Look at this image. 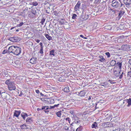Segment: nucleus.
<instances>
[{"mask_svg":"<svg viewBox=\"0 0 131 131\" xmlns=\"http://www.w3.org/2000/svg\"><path fill=\"white\" fill-rule=\"evenodd\" d=\"M12 80V79L10 78L6 80L5 82L8 86V90L10 91L15 90L16 89L15 84Z\"/></svg>","mask_w":131,"mask_h":131,"instance_id":"obj_1","label":"nucleus"},{"mask_svg":"<svg viewBox=\"0 0 131 131\" xmlns=\"http://www.w3.org/2000/svg\"><path fill=\"white\" fill-rule=\"evenodd\" d=\"M11 53L16 56L19 55L21 52V48L17 46H10Z\"/></svg>","mask_w":131,"mask_h":131,"instance_id":"obj_2","label":"nucleus"},{"mask_svg":"<svg viewBox=\"0 0 131 131\" xmlns=\"http://www.w3.org/2000/svg\"><path fill=\"white\" fill-rule=\"evenodd\" d=\"M122 49L124 51H130L131 50V46L129 45H123L121 47Z\"/></svg>","mask_w":131,"mask_h":131,"instance_id":"obj_3","label":"nucleus"},{"mask_svg":"<svg viewBox=\"0 0 131 131\" xmlns=\"http://www.w3.org/2000/svg\"><path fill=\"white\" fill-rule=\"evenodd\" d=\"M8 40L13 42H19L21 40V38L18 37L17 36H15L10 37L8 38Z\"/></svg>","mask_w":131,"mask_h":131,"instance_id":"obj_4","label":"nucleus"},{"mask_svg":"<svg viewBox=\"0 0 131 131\" xmlns=\"http://www.w3.org/2000/svg\"><path fill=\"white\" fill-rule=\"evenodd\" d=\"M85 90H83L80 91V92H75L74 94H76L81 97H83L85 96Z\"/></svg>","mask_w":131,"mask_h":131,"instance_id":"obj_5","label":"nucleus"},{"mask_svg":"<svg viewBox=\"0 0 131 131\" xmlns=\"http://www.w3.org/2000/svg\"><path fill=\"white\" fill-rule=\"evenodd\" d=\"M49 107L48 106H42L41 107V109L43 110L45 113L48 114L49 112L48 110L49 109Z\"/></svg>","mask_w":131,"mask_h":131,"instance_id":"obj_6","label":"nucleus"},{"mask_svg":"<svg viewBox=\"0 0 131 131\" xmlns=\"http://www.w3.org/2000/svg\"><path fill=\"white\" fill-rule=\"evenodd\" d=\"M112 6L114 8H117L120 6V4L117 1H115L112 4Z\"/></svg>","mask_w":131,"mask_h":131,"instance_id":"obj_7","label":"nucleus"},{"mask_svg":"<svg viewBox=\"0 0 131 131\" xmlns=\"http://www.w3.org/2000/svg\"><path fill=\"white\" fill-rule=\"evenodd\" d=\"M81 17L83 20H86L88 18L89 15L86 14L85 12V13L83 12L82 14L81 15Z\"/></svg>","mask_w":131,"mask_h":131,"instance_id":"obj_8","label":"nucleus"},{"mask_svg":"<svg viewBox=\"0 0 131 131\" xmlns=\"http://www.w3.org/2000/svg\"><path fill=\"white\" fill-rule=\"evenodd\" d=\"M32 9L31 10V11L33 15V17H35V16L36 14V10H37V8L35 7L34 6H32Z\"/></svg>","mask_w":131,"mask_h":131,"instance_id":"obj_9","label":"nucleus"},{"mask_svg":"<svg viewBox=\"0 0 131 131\" xmlns=\"http://www.w3.org/2000/svg\"><path fill=\"white\" fill-rule=\"evenodd\" d=\"M9 72L6 70H2V73L3 75L6 77H7L8 76H10V74L8 73Z\"/></svg>","mask_w":131,"mask_h":131,"instance_id":"obj_10","label":"nucleus"},{"mask_svg":"<svg viewBox=\"0 0 131 131\" xmlns=\"http://www.w3.org/2000/svg\"><path fill=\"white\" fill-rule=\"evenodd\" d=\"M11 47L10 46L9 47L8 49V50H4L2 53L3 54H5V53H7L10 54V53H11Z\"/></svg>","mask_w":131,"mask_h":131,"instance_id":"obj_11","label":"nucleus"},{"mask_svg":"<svg viewBox=\"0 0 131 131\" xmlns=\"http://www.w3.org/2000/svg\"><path fill=\"white\" fill-rule=\"evenodd\" d=\"M37 58L35 57H33L30 60V62L32 64L36 63L37 61Z\"/></svg>","mask_w":131,"mask_h":131,"instance_id":"obj_12","label":"nucleus"},{"mask_svg":"<svg viewBox=\"0 0 131 131\" xmlns=\"http://www.w3.org/2000/svg\"><path fill=\"white\" fill-rule=\"evenodd\" d=\"M81 3L80 1H79L77 4L75 5L74 8V10L75 11H77Z\"/></svg>","mask_w":131,"mask_h":131,"instance_id":"obj_13","label":"nucleus"},{"mask_svg":"<svg viewBox=\"0 0 131 131\" xmlns=\"http://www.w3.org/2000/svg\"><path fill=\"white\" fill-rule=\"evenodd\" d=\"M47 102H46V103L48 104H50L51 103H54V99H52L47 98Z\"/></svg>","mask_w":131,"mask_h":131,"instance_id":"obj_14","label":"nucleus"},{"mask_svg":"<svg viewBox=\"0 0 131 131\" xmlns=\"http://www.w3.org/2000/svg\"><path fill=\"white\" fill-rule=\"evenodd\" d=\"M20 115L22 117V118L23 119L24 121L25 120L26 117H27L28 116L27 113H24L23 112L21 113Z\"/></svg>","mask_w":131,"mask_h":131,"instance_id":"obj_15","label":"nucleus"},{"mask_svg":"<svg viewBox=\"0 0 131 131\" xmlns=\"http://www.w3.org/2000/svg\"><path fill=\"white\" fill-rule=\"evenodd\" d=\"M21 111H20L15 110L14 112V116H16L17 117H18Z\"/></svg>","mask_w":131,"mask_h":131,"instance_id":"obj_16","label":"nucleus"},{"mask_svg":"<svg viewBox=\"0 0 131 131\" xmlns=\"http://www.w3.org/2000/svg\"><path fill=\"white\" fill-rule=\"evenodd\" d=\"M123 2L125 4L128 6L131 4V0H123Z\"/></svg>","mask_w":131,"mask_h":131,"instance_id":"obj_17","label":"nucleus"},{"mask_svg":"<svg viewBox=\"0 0 131 131\" xmlns=\"http://www.w3.org/2000/svg\"><path fill=\"white\" fill-rule=\"evenodd\" d=\"M33 120L31 117H28L26 120V122L28 124H30L32 122Z\"/></svg>","mask_w":131,"mask_h":131,"instance_id":"obj_18","label":"nucleus"},{"mask_svg":"<svg viewBox=\"0 0 131 131\" xmlns=\"http://www.w3.org/2000/svg\"><path fill=\"white\" fill-rule=\"evenodd\" d=\"M125 101H126L128 103V104L127 106V107H129L131 105V99L130 98H129V99H126L125 100Z\"/></svg>","mask_w":131,"mask_h":131,"instance_id":"obj_19","label":"nucleus"},{"mask_svg":"<svg viewBox=\"0 0 131 131\" xmlns=\"http://www.w3.org/2000/svg\"><path fill=\"white\" fill-rule=\"evenodd\" d=\"M65 78V77L64 76L60 77L59 78V81L62 82H65L66 80Z\"/></svg>","mask_w":131,"mask_h":131,"instance_id":"obj_20","label":"nucleus"},{"mask_svg":"<svg viewBox=\"0 0 131 131\" xmlns=\"http://www.w3.org/2000/svg\"><path fill=\"white\" fill-rule=\"evenodd\" d=\"M98 123H97L96 122H94L92 125L91 127L92 128H94L96 129L98 128L97 126V124Z\"/></svg>","mask_w":131,"mask_h":131,"instance_id":"obj_21","label":"nucleus"},{"mask_svg":"<svg viewBox=\"0 0 131 131\" xmlns=\"http://www.w3.org/2000/svg\"><path fill=\"white\" fill-rule=\"evenodd\" d=\"M80 122L79 118L77 117L76 118H75L74 122L77 125H79L80 123Z\"/></svg>","mask_w":131,"mask_h":131,"instance_id":"obj_22","label":"nucleus"},{"mask_svg":"<svg viewBox=\"0 0 131 131\" xmlns=\"http://www.w3.org/2000/svg\"><path fill=\"white\" fill-rule=\"evenodd\" d=\"M99 57L100 58V59L99 60L100 61L103 62H105V60L102 56H99Z\"/></svg>","mask_w":131,"mask_h":131,"instance_id":"obj_23","label":"nucleus"},{"mask_svg":"<svg viewBox=\"0 0 131 131\" xmlns=\"http://www.w3.org/2000/svg\"><path fill=\"white\" fill-rule=\"evenodd\" d=\"M125 13L124 11L120 10L118 15V17L120 18Z\"/></svg>","mask_w":131,"mask_h":131,"instance_id":"obj_24","label":"nucleus"},{"mask_svg":"<svg viewBox=\"0 0 131 131\" xmlns=\"http://www.w3.org/2000/svg\"><path fill=\"white\" fill-rule=\"evenodd\" d=\"M1 95L2 98L5 99L6 98L7 94L5 92H3L1 93Z\"/></svg>","mask_w":131,"mask_h":131,"instance_id":"obj_25","label":"nucleus"},{"mask_svg":"<svg viewBox=\"0 0 131 131\" xmlns=\"http://www.w3.org/2000/svg\"><path fill=\"white\" fill-rule=\"evenodd\" d=\"M55 51L54 49H52L50 51H49V54L51 56H54L55 54Z\"/></svg>","mask_w":131,"mask_h":131,"instance_id":"obj_26","label":"nucleus"},{"mask_svg":"<svg viewBox=\"0 0 131 131\" xmlns=\"http://www.w3.org/2000/svg\"><path fill=\"white\" fill-rule=\"evenodd\" d=\"M116 61L114 60H112L110 62V64L111 66H113L116 64Z\"/></svg>","mask_w":131,"mask_h":131,"instance_id":"obj_27","label":"nucleus"},{"mask_svg":"<svg viewBox=\"0 0 131 131\" xmlns=\"http://www.w3.org/2000/svg\"><path fill=\"white\" fill-rule=\"evenodd\" d=\"M64 92H70V90L69 87L68 86H67L64 88Z\"/></svg>","mask_w":131,"mask_h":131,"instance_id":"obj_28","label":"nucleus"},{"mask_svg":"<svg viewBox=\"0 0 131 131\" xmlns=\"http://www.w3.org/2000/svg\"><path fill=\"white\" fill-rule=\"evenodd\" d=\"M26 124H24L23 125L20 126V128L21 129L23 130L27 128L26 127Z\"/></svg>","mask_w":131,"mask_h":131,"instance_id":"obj_29","label":"nucleus"},{"mask_svg":"<svg viewBox=\"0 0 131 131\" xmlns=\"http://www.w3.org/2000/svg\"><path fill=\"white\" fill-rule=\"evenodd\" d=\"M45 36L47 39L49 40H50L52 39L51 37L49 36L48 34H45Z\"/></svg>","mask_w":131,"mask_h":131,"instance_id":"obj_30","label":"nucleus"},{"mask_svg":"<svg viewBox=\"0 0 131 131\" xmlns=\"http://www.w3.org/2000/svg\"><path fill=\"white\" fill-rule=\"evenodd\" d=\"M15 64H16V65L17 66H20V62L18 60H16L14 62Z\"/></svg>","mask_w":131,"mask_h":131,"instance_id":"obj_31","label":"nucleus"},{"mask_svg":"<svg viewBox=\"0 0 131 131\" xmlns=\"http://www.w3.org/2000/svg\"><path fill=\"white\" fill-rule=\"evenodd\" d=\"M82 129L83 126H80L76 129V131H81Z\"/></svg>","mask_w":131,"mask_h":131,"instance_id":"obj_32","label":"nucleus"},{"mask_svg":"<svg viewBox=\"0 0 131 131\" xmlns=\"http://www.w3.org/2000/svg\"><path fill=\"white\" fill-rule=\"evenodd\" d=\"M56 114L58 117H60L61 115V111H60L57 112L56 113Z\"/></svg>","mask_w":131,"mask_h":131,"instance_id":"obj_33","label":"nucleus"},{"mask_svg":"<svg viewBox=\"0 0 131 131\" xmlns=\"http://www.w3.org/2000/svg\"><path fill=\"white\" fill-rule=\"evenodd\" d=\"M116 64L118 66L119 69H120L122 68V62H118Z\"/></svg>","mask_w":131,"mask_h":131,"instance_id":"obj_34","label":"nucleus"},{"mask_svg":"<svg viewBox=\"0 0 131 131\" xmlns=\"http://www.w3.org/2000/svg\"><path fill=\"white\" fill-rule=\"evenodd\" d=\"M63 131H69V127L67 126H65L64 127Z\"/></svg>","mask_w":131,"mask_h":131,"instance_id":"obj_35","label":"nucleus"},{"mask_svg":"<svg viewBox=\"0 0 131 131\" xmlns=\"http://www.w3.org/2000/svg\"><path fill=\"white\" fill-rule=\"evenodd\" d=\"M124 74V75L125 76H126V75L125 74V73H124L123 72H122V73L119 76V79H121L123 77V75Z\"/></svg>","mask_w":131,"mask_h":131,"instance_id":"obj_36","label":"nucleus"},{"mask_svg":"<svg viewBox=\"0 0 131 131\" xmlns=\"http://www.w3.org/2000/svg\"><path fill=\"white\" fill-rule=\"evenodd\" d=\"M101 0H94V4H97L98 3H100L101 2Z\"/></svg>","mask_w":131,"mask_h":131,"instance_id":"obj_37","label":"nucleus"},{"mask_svg":"<svg viewBox=\"0 0 131 131\" xmlns=\"http://www.w3.org/2000/svg\"><path fill=\"white\" fill-rule=\"evenodd\" d=\"M45 18H43L41 19V21L40 23L41 24V25H43L45 20Z\"/></svg>","mask_w":131,"mask_h":131,"instance_id":"obj_38","label":"nucleus"},{"mask_svg":"<svg viewBox=\"0 0 131 131\" xmlns=\"http://www.w3.org/2000/svg\"><path fill=\"white\" fill-rule=\"evenodd\" d=\"M4 0H0V7L2 6L3 5H4V3L5 2H3Z\"/></svg>","mask_w":131,"mask_h":131,"instance_id":"obj_39","label":"nucleus"},{"mask_svg":"<svg viewBox=\"0 0 131 131\" xmlns=\"http://www.w3.org/2000/svg\"><path fill=\"white\" fill-rule=\"evenodd\" d=\"M117 72V71L116 70H114V72L115 76L117 77H119V74L118 73H115V72Z\"/></svg>","mask_w":131,"mask_h":131,"instance_id":"obj_40","label":"nucleus"},{"mask_svg":"<svg viewBox=\"0 0 131 131\" xmlns=\"http://www.w3.org/2000/svg\"><path fill=\"white\" fill-rule=\"evenodd\" d=\"M47 98H42L41 99V100L43 102L46 103Z\"/></svg>","mask_w":131,"mask_h":131,"instance_id":"obj_41","label":"nucleus"},{"mask_svg":"<svg viewBox=\"0 0 131 131\" xmlns=\"http://www.w3.org/2000/svg\"><path fill=\"white\" fill-rule=\"evenodd\" d=\"M127 77H131V71H130L128 72L127 73Z\"/></svg>","mask_w":131,"mask_h":131,"instance_id":"obj_42","label":"nucleus"},{"mask_svg":"<svg viewBox=\"0 0 131 131\" xmlns=\"http://www.w3.org/2000/svg\"><path fill=\"white\" fill-rule=\"evenodd\" d=\"M77 16L76 14H73L72 17V18L73 19H75Z\"/></svg>","mask_w":131,"mask_h":131,"instance_id":"obj_43","label":"nucleus"},{"mask_svg":"<svg viewBox=\"0 0 131 131\" xmlns=\"http://www.w3.org/2000/svg\"><path fill=\"white\" fill-rule=\"evenodd\" d=\"M105 54L107 56V58H109L110 57V54L109 52H106Z\"/></svg>","mask_w":131,"mask_h":131,"instance_id":"obj_44","label":"nucleus"},{"mask_svg":"<svg viewBox=\"0 0 131 131\" xmlns=\"http://www.w3.org/2000/svg\"><path fill=\"white\" fill-rule=\"evenodd\" d=\"M66 121H68L69 124H70V122L71 121V119L69 117H68L66 119Z\"/></svg>","mask_w":131,"mask_h":131,"instance_id":"obj_45","label":"nucleus"},{"mask_svg":"<svg viewBox=\"0 0 131 131\" xmlns=\"http://www.w3.org/2000/svg\"><path fill=\"white\" fill-rule=\"evenodd\" d=\"M81 8L83 10L85 9L86 8V5L84 4H82V6Z\"/></svg>","mask_w":131,"mask_h":131,"instance_id":"obj_46","label":"nucleus"},{"mask_svg":"<svg viewBox=\"0 0 131 131\" xmlns=\"http://www.w3.org/2000/svg\"><path fill=\"white\" fill-rule=\"evenodd\" d=\"M43 47H40V48L39 51V52L41 54H43Z\"/></svg>","mask_w":131,"mask_h":131,"instance_id":"obj_47","label":"nucleus"},{"mask_svg":"<svg viewBox=\"0 0 131 131\" xmlns=\"http://www.w3.org/2000/svg\"><path fill=\"white\" fill-rule=\"evenodd\" d=\"M32 4L33 5L35 6H37L38 5V3L36 2H32Z\"/></svg>","mask_w":131,"mask_h":131,"instance_id":"obj_48","label":"nucleus"},{"mask_svg":"<svg viewBox=\"0 0 131 131\" xmlns=\"http://www.w3.org/2000/svg\"><path fill=\"white\" fill-rule=\"evenodd\" d=\"M80 37L84 39H87V37H84V36L82 35H80Z\"/></svg>","mask_w":131,"mask_h":131,"instance_id":"obj_49","label":"nucleus"},{"mask_svg":"<svg viewBox=\"0 0 131 131\" xmlns=\"http://www.w3.org/2000/svg\"><path fill=\"white\" fill-rule=\"evenodd\" d=\"M126 9V8L124 7L121 8V9L120 10L124 11V12H125V10Z\"/></svg>","mask_w":131,"mask_h":131,"instance_id":"obj_50","label":"nucleus"},{"mask_svg":"<svg viewBox=\"0 0 131 131\" xmlns=\"http://www.w3.org/2000/svg\"><path fill=\"white\" fill-rule=\"evenodd\" d=\"M23 24H24L23 23V22L21 23H20L19 24H18L17 25V26L19 27V26H21L23 25Z\"/></svg>","mask_w":131,"mask_h":131,"instance_id":"obj_51","label":"nucleus"},{"mask_svg":"<svg viewBox=\"0 0 131 131\" xmlns=\"http://www.w3.org/2000/svg\"><path fill=\"white\" fill-rule=\"evenodd\" d=\"M108 82L112 84H113L115 83V82H114L113 81L111 80H108Z\"/></svg>","mask_w":131,"mask_h":131,"instance_id":"obj_52","label":"nucleus"},{"mask_svg":"<svg viewBox=\"0 0 131 131\" xmlns=\"http://www.w3.org/2000/svg\"><path fill=\"white\" fill-rule=\"evenodd\" d=\"M74 113V111L73 110H71L70 111V113L72 114H73Z\"/></svg>","mask_w":131,"mask_h":131,"instance_id":"obj_53","label":"nucleus"},{"mask_svg":"<svg viewBox=\"0 0 131 131\" xmlns=\"http://www.w3.org/2000/svg\"><path fill=\"white\" fill-rule=\"evenodd\" d=\"M35 41L36 42L38 43H39L40 41V40H39L38 39H35Z\"/></svg>","mask_w":131,"mask_h":131,"instance_id":"obj_54","label":"nucleus"},{"mask_svg":"<svg viewBox=\"0 0 131 131\" xmlns=\"http://www.w3.org/2000/svg\"><path fill=\"white\" fill-rule=\"evenodd\" d=\"M39 45L40 46V47H43V44L42 42H40L39 43Z\"/></svg>","mask_w":131,"mask_h":131,"instance_id":"obj_55","label":"nucleus"},{"mask_svg":"<svg viewBox=\"0 0 131 131\" xmlns=\"http://www.w3.org/2000/svg\"><path fill=\"white\" fill-rule=\"evenodd\" d=\"M65 119L64 118L62 120V119H61V122H62L63 123H64V119Z\"/></svg>","mask_w":131,"mask_h":131,"instance_id":"obj_56","label":"nucleus"},{"mask_svg":"<svg viewBox=\"0 0 131 131\" xmlns=\"http://www.w3.org/2000/svg\"><path fill=\"white\" fill-rule=\"evenodd\" d=\"M110 10H111V11H112L113 12H114V13H115V10H114L112 9H110Z\"/></svg>","mask_w":131,"mask_h":131,"instance_id":"obj_57","label":"nucleus"},{"mask_svg":"<svg viewBox=\"0 0 131 131\" xmlns=\"http://www.w3.org/2000/svg\"><path fill=\"white\" fill-rule=\"evenodd\" d=\"M120 128L118 129H117L114 130L113 131H120Z\"/></svg>","mask_w":131,"mask_h":131,"instance_id":"obj_58","label":"nucleus"},{"mask_svg":"<svg viewBox=\"0 0 131 131\" xmlns=\"http://www.w3.org/2000/svg\"><path fill=\"white\" fill-rule=\"evenodd\" d=\"M36 92L37 94H38L40 93L39 91L38 90H36Z\"/></svg>","mask_w":131,"mask_h":131,"instance_id":"obj_59","label":"nucleus"},{"mask_svg":"<svg viewBox=\"0 0 131 131\" xmlns=\"http://www.w3.org/2000/svg\"><path fill=\"white\" fill-rule=\"evenodd\" d=\"M23 93L21 91L20 93V94H19V96H21L22 95H23Z\"/></svg>","mask_w":131,"mask_h":131,"instance_id":"obj_60","label":"nucleus"},{"mask_svg":"<svg viewBox=\"0 0 131 131\" xmlns=\"http://www.w3.org/2000/svg\"><path fill=\"white\" fill-rule=\"evenodd\" d=\"M54 108L55 107L54 106H50V107L49 108V109Z\"/></svg>","mask_w":131,"mask_h":131,"instance_id":"obj_61","label":"nucleus"},{"mask_svg":"<svg viewBox=\"0 0 131 131\" xmlns=\"http://www.w3.org/2000/svg\"><path fill=\"white\" fill-rule=\"evenodd\" d=\"M128 62L130 64V65H131V59L129 60Z\"/></svg>","mask_w":131,"mask_h":131,"instance_id":"obj_62","label":"nucleus"},{"mask_svg":"<svg viewBox=\"0 0 131 131\" xmlns=\"http://www.w3.org/2000/svg\"><path fill=\"white\" fill-rule=\"evenodd\" d=\"M61 23H60V24L61 25L63 24L64 23V21H63L62 22V21H61L60 22Z\"/></svg>","mask_w":131,"mask_h":131,"instance_id":"obj_63","label":"nucleus"},{"mask_svg":"<svg viewBox=\"0 0 131 131\" xmlns=\"http://www.w3.org/2000/svg\"><path fill=\"white\" fill-rule=\"evenodd\" d=\"M42 110L41 109V108H37V110L38 111H40V110Z\"/></svg>","mask_w":131,"mask_h":131,"instance_id":"obj_64","label":"nucleus"}]
</instances>
